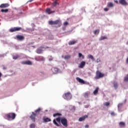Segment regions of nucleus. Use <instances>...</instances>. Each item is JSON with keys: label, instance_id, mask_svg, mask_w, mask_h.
<instances>
[{"label": "nucleus", "instance_id": "1", "mask_svg": "<svg viewBox=\"0 0 128 128\" xmlns=\"http://www.w3.org/2000/svg\"><path fill=\"white\" fill-rule=\"evenodd\" d=\"M61 122V124L64 126L65 128H68V120L66 118L64 117L62 118H58L56 119H54L53 120V123L56 126H60V125L58 122Z\"/></svg>", "mask_w": 128, "mask_h": 128}, {"label": "nucleus", "instance_id": "2", "mask_svg": "<svg viewBox=\"0 0 128 128\" xmlns=\"http://www.w3.org/2000/svg\"><path fill=\"white\" fill-rule=\"evenodd\" d=\"M62 98H64L66 100H72V94L70 92H66L63 94Z\"/></svg>", "mask_w": 128, "mask_h": 128}, {"label": "nucleus", "instance_id": "3", "mask_svg": "<svg viewBox=\"0 0 128 128\" xmlns=\"http://www.w3.org/2000/svg\"><path fill=\"white\" fill-rule=\"evenodd\" d=\"M104 74L102 73L100 70H97L96 72V75L94 77L96 80H98L100 78H104Z\"/></svg>", "mask_w": 128, "mask_h": 128}, {"label": "nucleus", "instance_id": "4", "mask_svg": "<svg viewBox=\"0 0 128 128\" xmlns=\"http://www.w3.org/2000/svg\"><path fill=\"white\" fill-rule=\"evenodd\" d=\"M16 116L14 113H9L6 114V116L9 120H14L16 118Z\"/></svg>", "mask_w": 128, "mask_h": 128}, {"label": "nucleus", "instance_id": "5", "mask_svg": "<svg viewBox=\"0 0 128 128\" xmlns=\"http://www.w3.org/2000/svg\"><path fill=\"white\" fill-rule=\"evenodd\" d=\"M60 24V20H56L54 21H52V20L48 21V24H50V26H54V25L58 24Z\"/></svg>", "mask_w": 128, "mask_h": 128}, {"label": "nucleus", "instance_id": "6", "mask_svg": "<svg viewBox=\"0 0 128 128\" xmlns=\"http://www.w3.org/2000/svg\"><path fill=\"white\" fill-rule=\"evenodd\" d=\"M22 30V28L20 27H14L11 28L10 30V32H18V30Z\"/></svg>", "mask_w": 128, "mask_h": 128}, {"label": "nucleus", "instance_id": "7", "mask_svg": "<svg viewBox=\"0 0 128 128\" xmlns=\"http://www.w3.org/2000/svg\"><path fill=\"white\" fill-rule=\"evenodd\" d=\"M36 114L34 112H32V114L30 116V118L34 122H36Z\"/></svg>", "mask_w": 128, "mask_h": 128}, {"label": "nucleus", "instance_id": "8", "mask_svg": "<svg viewBox=\"0 0 128 128\" xmlns=\"http://www.w3.org/2000/svg\"><path fill=\"white\" fill-rule=\"evenodd\" d=\"M15 40H24V36H21V35H17L16 36V37L14 38Z\"/></svg>", "mask_w": 128, "mask_h": 128}, {"label": "nucleus", "instance_id": "9", "mask_svg": "<svg viewBox=\"0 0 128 128\" xmlns=\"http://www.w3.org/2000/svg\"><path fill=\"white\" fill-rule=\"evenodd\" d=\"M35 60L37 62H42L44 60V58L42 56H37L35 57Z\"/></svg>", "mask_w": 128, "mask_h": 128}, {"label": "nucleus", "instance_id": "10", "mask_svg": "<svg viewBox=\"0 0 128 128\" xmlns=\"http://www.w3.org/2000/svg\"><path fill=\"white\" fill-rule=\"evenodd\" d=\"M8 6H10V4L8 3L2 4L0 5V8H8Z\"/></svg>", "mask_w": 128, "mask_h": 128}, {"label": "nucleus", "instance_id": "11", "mask_svg": "<svg viewBox=\"0 0 128 128\" xmlns=\"http://www.w3.org/2000/svg\"><path fill=\"white\" fill-rule=\"evenodd\" d=\"M42 48H44V46H40L36 50V52L38 54H40L42 52Z\"/></svg>", "mask_w": 128, "mask_h": 128}, {"label": "nucleus", "instance_id": "12", "mask_svg": "<svg viewBox=\"0 0 128 128\" xmlns=\"http://www.w3.org/2000/svg\"><path fill=\"white\" fill-rule=\"evenodd\" d=\"M46 14H52V12H56V11L53 10L52 12H51L50 8H47L46 10Z\"/></svg>", "mask_w": 128, "mask_h": 128}, {"label": "nucleus", "instance_id": "13", "mask_svg": "<svg viewBox=\"0 0 128 128\" xmlns=\"http://www.w3.org/2000/svg\"><path fill=\"white\" fill-rule=\"evenodd\" d=\"M86 66V62L84 61H82L80 64L78 66V68H84V66Z\"/></svg>", "mask_w": 128, "mask_h": 128}, {"label": "nucleus", "instance_id": "14", "mask_svg": "<svg viewBox=\"0 0 128 128\" xmlns=\"http://www.w3.org/2000/svg\"><path fill=\"white\" fill-rule=\"evenodd\" d=\"M88 115H85L81 118H80L78 120L79 122H83V120H84L86 118H88Z\"/></svg>", "mask_w": 128, "mask_h": 128}, {"label": "nucleus", "instance_id": "15", "mask_svg": "<svg viewBox=\"0 0 128 128\" xmlns=\"http://www.w3.org/2000/svg\"><path fill=\"white\" fill-rule=\"evenodd\" d=\"M78 42V40H71L68 43L69 46H72L74 44H76Z\"/></svg>", "mask_w": 128, "mask_h": 128}, {"label": "nucleus", "instance_id": "16", "mask_svg": "<svg viewBox=\"0 0 128 128\" xmlns=\"http://www.w3.org/2000/svg\"><path fill=\"white\" fill-rule=\"evenodd\" d=\"M21 64H28L30 66L32 65V62L30 60H28L26 62L22 61V62H21Z\"/></svg>", "mask_w": 128, "mask_h": 128}, {"label": "nucleus", "instance_id": "17", "mask_svg": "<svg viewBox=\"0 0 128 128\" xmlns=\"http://www.w3.org/2000/svg\"><path fill=\"white\" fill-rule=\"evenodd\" d=\"M119 2L123 6H126V4H128V3L126 1V0H120Z\"/></svg>", "mask_w": 128, "mask_h": 128}, {"label": "nucleus", "instance_id": "18", "mask_svg": "<svg viewBox=\"0 0 128 128\" xmlns=\"http://www.w3.org/2000/svg\"><path fill=\"white\" fill-rule=\"evenodd\" d=\"M52 70L54 74H58V68H52Z\"/></svg>", "mask_w": 128, "mask_h": 128}, {"label": "nucleus", "instance_id": "19", "mask_svg": "<svg viewBox=\"0 0 128 128\" xmlns=\"http://www.w3.org/2000/svg\"><path fill=\"white\" fill-rule=\"evenodd\" d=\"M40 110H42V108H38L36 110H35V114H36V116L40 114Z\"/></svg>", "mask_w": 128, "mask_h": 128}, {"label": "nucleus", "instance_id": "20", "mask_svg": "<svg viewBox=\"0 0 128 128\" xmlns=\"http://www.w3.org/2000/svg\"><path fill=\"white\" fill-rule=\"evenodd\" d=\"M76 80H77L79 82H80V84H84V81L82 79H81L80 78H77Z\"/></svg>", "mask_w": 128, "mask_h": 128}, {"label": "nucleus", "instance_id": "21", "mask_svg": "<svg viewBox=\"0 0 128 128\" xmlns=\"http://www.w3.org/2000/svg\"><path fill=\"white\" fill-rule=\"evenodd\" d=\"M98 90H100L98 87L96 88L94 90L93 92L95 96L96 94H97L98 93Z\"/></svg>", "mask_w": 128, "mask_h": 128}, {"label": "nucleus", "instance_id": "22", "mask_svg": "<svg viewBox=\"0 0 128 128\" xmlns=\"http://www.w3.org/2000/svg\"><path fill=\"white\" fill-rule=\"evenodd\" d=\"M43 120L44 122H48L52 121V120L48 118H44Z\"/></svg>", "mask_w": 128, "mask_h": 128}, {"label": "nucleus", "instance_id": "23", "mask_svg": "<svg viewBox=\"0 0 128 128\" xmlns=\"http://www.w3.org/2000/svg\"><path fill=\"white\" fill-rule=\"evenodd\" d=\"M114 88L115 90H116L118 88V82H114Z\"/></svg>", "mask_w": 128, "mask_h": 128}, {"label": "nucleus", "instance_id": "24", "mask_svg": "<svg viewBox=\"0 0 128 128\" xmlns=\"http://www.w3.org/2000/svg\"><path fill=\"white\" fill-rule=\"evenodd\" d=\"M108 39V37H106V36H102L99 39V40H107Z\"/></svg>", "mask_w": 128, "mask_h": 128}, {"label": "nucleus", "instance_id": "25", "mask_svg": "<svg viewBox=\"0 0 128 128\" xmlns=\"http://www.w3.org/2000/svg\"><path fill=\"white\" fill-rule=\"evenodd\" d=\"M62 114L60 113H55L53 114V116L54 118L56 116H60Z\"/></svg>", "mask_w": 128, "mask_h": 128}, {"label": "nucleus", "instance_id": "26", "mask_svg": "<svg viewBox=\"0 0 128 128\" xmlns=\"http://www.w3.org/2000/svg\"><path fill=\"white\" fill-rule=\"evenodd\" d=\"M94 34H100V30L98 29L94 31Z\"/></svg>", "mask_w": 128, "mask_h": 128}, {"label": "nucleus", "instance_id": "27", "mask_svg": "<svg viewBox=\"0 0 128 128\" xmlns=\"http://www.w3.org/2000/svg\"><path fill=\"white\" fill-rule=\"evenodd\" d=\"M123 104L122 103H120L118 104V110H120V108H122V106H123Z\"/></svg>", "mask_w": 128, "mask_h": 128}, {"label": "nucleus", "instance_id": "28", "mask_svg": "<svg viewBox=\"0 0 128 128\" xmlns=\"http://www.w3.org/2000/svg\"><path fill=\"white\" fill-rule=\"evenodd\" d=\"M2 12H8V9H2L1 10Z\"/></svg>", "mask_w": 128, "mask_h": 128}, {"label": "nucleus", "instance_id": "29", "mask_svg": "<svg viewBox=\"0 0 128 128\" xmlns=\"http://www.w3.org/2000/svg\"><path fill=\"white\" fill-rule=\"evenodd\" d=\"M88 58H90L91 60H94V56L90 54L88 55Z\"/></svg>", "mask_w": 128, "mask_h": 128}, {"label": "nucleus", "instance_id": "30", "mask_svg": "<svg viewBox=\"0 0 128 128\" xmlns=\"http://www.w3.org/2000/svg\"><path fill=\"white\" fill-rule=\"evenodd\" d=\"M119 124L120 126H126V124L124 122H120Z\"/></svg>", "mask_w": 128, "mask_h": 128}, {"label": "nucleus", "instance_id": "31", "mask_svg": "<svg viewBox=\"0 0 128 128\" xmlns=\"http://www.w3.org/2000/svg\"><path fill=\"white\" fill-rule=\"evenodd\" d=\"M107 8H112V2H110V3H108L107 5Z\"/></svg>", "mask_w": 128, "mask_h": 128}, {"label": "nucleus", "instance_id": "32", "mask_svg": "<svg viewBox=\"0 0 128 128\" xmlns=\"http://www.w3.org/2000/svg\"><path fill=\"white\" fill-rule=\"evenodd\" d=\"M64 58L65 60H69V58H70V55H66V56H65Z\"/></svg>", "mask_w": 128, "mask_h": 128}, {"label": "nucleus", "instance_id": "33", "mask_svg": "<svg viewBox=\"0 0 128 128\" xmlns=\"http://www.w3.org/2000/svg\"><path fill=\"white\" fill-rule=\"evenodd\" d=\"M79 58H82V60L84 58V56L82 54V53H79L78 54Z\"/></svg>", "mask_w": 128, "mask_h": 128}, {"label": "nucleus", "instance_id": "34", "mask_svg": "<svg viewBox=\"0 0 128 128\" xmlns=\"http://www.w3.org/2000/svg\"><path fill=\"white\" fill-rule=\"evenodd\" d=\"M84 98H88V92H86L84 94Z\"/></svg>", "mask_w": 128, "mask_h": 128}, {"label": "nucleus", "instance_id": "35", "mask_svg": "<svg viewBox=\"0 0 128 128\" xmlns=\"http://www.w3.org/2000/svg\"><path fill=\"white\" fill-rule=\"evenodd\" d=\"M57 4H58V1H57V0H56V1H54V2L53 3L52 6H53L56 7V5H57Z\"/></svg>", "mask_w": 128, "mask_h": 128}, {"label": "nucleus", "instance_id": "36", "mask_svg": "<svg viewBox=\"0 0 128 128\" xmlns=\"http://www.w3.org/2000/svg\"><path fill=\"white\" fill-rule=\"evenodd\" d=\"M30 128H36V124H30Z\"/></svg>", "mask_w": 128, "mask_h": 128}, {"label": "nucleus", "instance_id": "37", "mask_svg": "<svg viewBox=\"0 0 128 128\" xmlns=\"http://www.w3.org/2000/svg\"><path fill=\"white\" fill-rule=\"evenodd\" d=\"M20 58V56L18 55H16L15 56H13V60H18Z\"/></svg>", "mask_w": 128, "mask_h": 128}, {"label": "nucleus", "instance_id": "38", "mask_svg": "<svg viewBox=\"0 0 128 128\" xmlns=\"http://www.w3.org/2000/svg\"><path fill=\"white\" fill-rule=\"evenodd\" d=\"M104 106H110V102H106L104 104Z\"/></svg>", "mask_w": 128, "mask_h": 128}, {"label": "nucleus", "instance_id": "39", "mask_svg": "<svg viewBox=\"0 0 128 128\" xmlns=\"http://www.w3.org/2000/svg\"><path fill=\"white\" fill-rule=\"evenodd\" d=\"M124 82H128V74L125 77L124 79Z\"/></svg>", "mask_w": 128, "mask_h": 128}, {"label": "nucleus", "instance_id": "40", "mask_svg": "<svg viewBox=\"0 0 128 128\" xmlns=\"http://www.w3.org/2000/svg\"><path fill=\"white\" fill-rule=\"evenodd\" d=\"M64 26H68V22H64Z\"/></svg>", "mask_w": 128, "mask_h": 128}, {"label": "nucleus", "instance_id": "41", "mask_svg": "<svg viewBox=\"0 0 128 128\" xmlns=\"http://www.w3.org/2000/svg\"><path fill=\"white\" fill-rule=\"evenodd\" d=\"M96 62H100V58H98L96 60Z\"/></svg>", "mask_w": 128, "mask_h": 128}, {"label": "nucleus", "instance_id": "42", "mask_svg": "<svg viewBox=\"0 0 128 128\" xmlns=\"http://www.w3.org/2000/svg\"><path fill=\"white\" fill-rule=\"evenodd\" d=\"M104 12H108V8H104Z\"/></svg>", "mask_w": 128, "mask_h": 128}, {"label": "nucleus", "instance_id": "43", "mask_svg": "<svg viewBox=\"0 0 128 128\" xmlns=\"http://www.w3.org/2000/svg\"><path fill=\"white\" fill-rule=\"evenodd\" d=\"M34 0H30L28 1V2H32Z\"/></svg>", "mask_w": 128, "mask_h": 128}, {"label": "nucleus", "instance_id": "44", "mask_svg": "<svg viewBox=\"0 0 128 128\" xmlns=\"http://www.w3.org/2000/svg\"><path fill=\"white\" fill-rule=\"evenodd\" d=\"M85 128H88V124L86 125Z\"/></svg>", "mask_w": 128, "mask_h": 128}, {"label": "nucleus", "instance_id": "45", "mask_svg": "<svg viewBox=\"0 0 128 128\" xmlns=\"http://www.w3.org/2000/svg\"><path fill=\"white\" fill-rule=\"evenodd\" d=\"M85 108H88V105H86V106H85Z\"/></svg>", "mask_w": 128, "mask_h": 128}, {"label": "nucleus", "instance_id": "46", "mask_svg": "<svg viewBox=\"0 0 128 128\" xmlns=\"http://www.w3.org/2000/svg\"><path fill=\"white\" fill-rule=\"evenodd\" d=\"M63 30H66V27L62 28Z\"/></svg>", "mask_w": 128, "mask_h": 128}, {"label": "nucleus", "instance_id": "47", "mask_svg": "<svg viewBox=\"0 0 128 128\" xmlns=\"http://www.w3.org/2000/svg\"><path fill=\"white\" fill-rule=\"evenodd\" d=\"M45 48H50L47 46V47Z\"/></svg>", "mask_w": 128, "mask_h": 128}, {"label": "nucleus", "instance_id": "48", "mask_svg": "<svg viewBox=\"0 0 128 128\" xmlns=\"http://www.w3.org/2000/svg\"><path fill=\"white\" fill-rule=\"evenodd\" d=\"M4 70H6V67L3 68Z\"/></svg>", "mask_w": 128, "mask_h": 128}, {"label": "nucleus", "instance_id": "49", "mask_svg": "<svg viewBox=\"0 0 128 128\" xmlns=\"http://www.w3.org/2000/svg\"><path fill=\"white\" fill-rule=\"evenodd\" d=\"M112 116H114V113L112 112Z\"/></svg>", "mask_w": 128, "mask_h": 128}, {"label": "nucleus", "instance_id": "50", "mask_svg": "<svg viewBox=\"0 0 128 128\" xmlns=\"http://www.w3.org/2000/svg\"><path fill=\"white\" fill-rule=\"evenodd\" d=\"M111 114H112V112H111Z\"/></svg>", "mask_w": 128, "mask_h": 128}, {"label": "nucleus", "instance_id": "51", "mask_svg": "<svg viewBox=\"0 0 128 128\" xmlns=\"http://www.w3.org/2000/svg\"><path fill=\"white\" fill-rule=\"evenodd\" d=\"M116 2H118V1H116Z\"/></svg>", "mask_w": 128, "mask_h": 128}]
</instances>
